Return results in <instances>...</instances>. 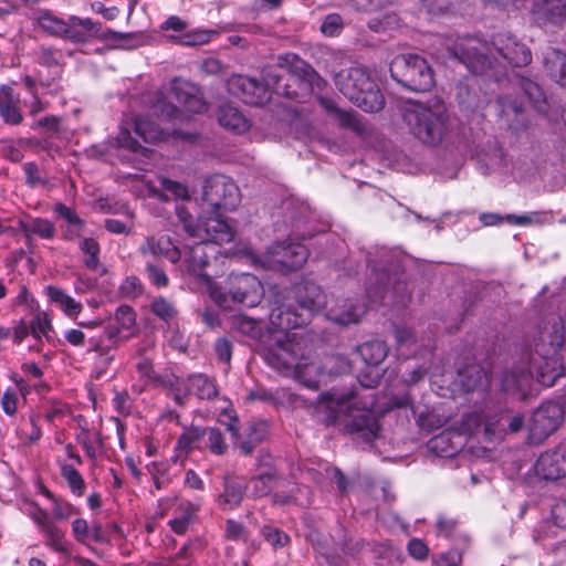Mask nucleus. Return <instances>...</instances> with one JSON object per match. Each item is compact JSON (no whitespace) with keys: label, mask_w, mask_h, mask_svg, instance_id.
<instances>
[{"label":"nucleus","mask_w":566,"mask_h":566,"mask_svg":"<svg viewBox=\"0 0 566 566\" xmlns=\"http://www.w3.org/2000/svg\"><path fill=\"white\" fill-rule=\"evenodd\" d=\"M335 85L339 92L365 112H378L385 101L379 88L364 66H352L336 73Z\"/></svg>","instance_id":"nucleus-8"},{"label":"nucleus","mask_w":566,"mask_h":566,"mask_svg":"<svg viewBox=\"0 0 566 566\" xmlns=\"http://www.w3.org/2000/svg\"><path fill=\"white\" fill-rule=\"evenodd\" d=\"M480 160L485 164L489 170H496L504 165L505 158L502 148L495 145L492 151L482 155Z\"/></svg>","instance_id":"nucleus-63"},{"label":"nucleus","mask_w":566,"mask_h":566,"mask_svg":"<svg viewBox=\"0 0 566 566\" xmlns=\"http://www.w3.org/2000/svg\"><path fill=\"white\" fill-rule=\"evenodd\" d=\"M279 71L273 65H266L262 71L263 82L243 75H232L228 82V92L249 105H264L271 99V91L295 102H304L325 82L308 65L294 53L281 54L276 57Z\"/></svg>","instance_id":"nucleus-1"},{"label":"nucleus","mask_w":566,"mask_h":566,"mask_svg":"<svg viewBox=\"0 0 566 566\" xmlns=\"http://www.w3.org/2000/svg\"><path fill=\"white\" fill-rule=\"evenodd\" d=\"M545 64L551 76L560 85L566 86V54L551 50L545 56Z\"/></svg>","instance_id":"nucleus-42"},{"label":"nucleus","mask_w":566,"mask_h":566,"mask_svg":"<svg viewBox=\"0 0 566 566\" xmlns=\"http://www.w3.org/2000/svg\"><path fill=\"white\" fill-rule=\"evenodd\" d=\"M145 273L149 282L156 287L168 286L169 277L158 260H145Z\"/></svg>","instance_id":"nucleus-49"},{"label":"nucleus","mask_w":566,"mask_h":566,"mask_svg":"<svg viewBox=\"0 0 566 566\" xmlns=\"http://www.w3.org/2000/svg\"><path fill=\"white\" fill-rule=\"evenodd\" d=\"M357 353L365 364L377 366L387 357L388 347L382 340L374 339L359 345Z\"/></svg>","instance_id":"nucleus-35"},{"label":"nucleus","mask_w":566,"mask_h":566,"mask_svg":"<svg viewBox=\"0 0 566 566\" xmlns=\"http://www.w3.org/2000/svg\"><path fill=\"white\" fill-rule=\"evenodd\" d=\"M61 474L66 480L72 493L76 496H82L85 489V482L81 473L74 467L64 464L61 468Z\"/></svg>","instance_id":"nucleus-54"},{"label":"nucleus","mask_w":566,"mask_h":566,"mask_svg":"<svg viewBox=\"0 0 566 566\" xmlns=\"http://www.w3.org/2000/svg\"><path fill=\"white\" fill-rule=\"evenodd\" d=\"M389 282V274L382 269L379 270L378 265L375 264L373 268L371 277L369 279L368 285L366 287L367 296L371 303H377L385 297Z\"/></svg>","instance_id":"nucleus-37"},{"label":"nucleus","mask_w":566,"mask_h":566,"mask_svg":"<svg viewBox=\"0 0 566 566\" xmlns=\"http://www.w3.org/2000/svg\"><path fill=\"white\" fill-rule=\"evenodd\" d=\"M231 327L252 339L261 338L263 331V324L261 321L241 314L234 315L231 318Z\"/></svg>","instance_id":"nucleus-44"},{"label":"nucleus","mask_w":566,"mask_h":566,"mask_svg":"<svg viewBox=\"0 0 566 566\" xmlns=\"http://www.w3.org/2000/svg\"><path fill=\"white\" fill-rule=\"evenodd\" d=\"M177 216L185 231L199 241L195 243L185 258L188 272L203 276V270L210 260L220 253L219 245L230 242L233 238L230 226L220 218H200L196 224L184 207H177Z\"/></svg>","instance_id":"nucleus-6"},{"label":"nucleus","mask_w":566,"mask_h":566,"mask_svg":"<svg viewBox=\"0 0 566 566\" xmlns=\"http://www.w3.org/2000/svg\"><path fill=\"white\" fill-rule=\"evenodd\" d=\"M45 538V545L59 553L67 551L65 544V531L59 527L53 521L41 530Z\"/></svg>","instance_id":"nucleus-45"},{"label":"nucleus","mask_w":566,"mask_h":566,"mask_svg":"<svg viewBox=\"0 0 566 566\" xmlns=\"http://www.w3.org/2000/svg\"><path fill=\"white\" fill-rule=\"evenodd\" d=\"M144 290L142 281L135 276H127L119 285V292L124 297L135 298L142 295Z\"/></svg>","instance_id":"nucleus-59"},{"label":"nucleus","mask_w":566,"mask_h":566,"mask_svg":"<svg viewBox=\"0 0 566 566\" xmlns=\"http://www.w3.org/2000/svg\"><path fill=\"white\" fill-rule=\"evenodd\" d=\"M535 11L553 23L566 21V0H535Z\"/></svg>","instance_id":"nucleus-38"},{"label":"nucleus","mask_w":566,"mask_h":566,"mask_svg":"<svg viewBox=\"0 0 566 566\" xmlns=\"http://www.w3.org/2000/svg\"><path fill=\"white\" fill-rule=\"evenodd\" d=\"M292 297L298 305L302 313L310 316L321 311L326 304V295L323 290L311 281L295 284L291 291Z\"/></svg>","instance_id":"nucleus-19"},{"label":"nucleus","mask_w":566,"mask_h":566,"mask_svg":"<svg viewBox=\"0 0 566 566\" xmlns=\"http://www.w3.org/2000/svg\"><path fill=\"white\" fill-rule=\"evenodd\" d=\"M205 427H190L185 429L181 436L178 438L176 449L186 455L195 449L203 448L205 440Z\"/></svg>","instance_id":"nucleus-40"},{"label":"nucleus","mask_w":566,"mask_h":566,"mask_svg":"<svg viewBox=\"0 0 566 566\" xmlns=\"http://www.w3.org/2000/svg\"><path fill=\"white\" fill-rule=\"evenodd\" d=\"M505 421H509V413L493 415L485 419L478 413H471L465 416L464 426L470 433L483 428L485 437L492 441L506 433Z\"/></svg>","instance_id":"nucleus-21"},{"label":"nucleus","mask_w":566,"mask_h":566,"mask_svg":"<svg viewBox=\"0 0 566 566\" xmlns=\"http://www.w3.org/2000/svg\"><path fill=\"white\" fill-rule=\"evenodd\" d=\"M523 359V352L514 360L513 365L506 368L500 379L501 389L513 397L525 399L531 391L534 379H537L533 364Z\"/></svg>","instance_id":"nucleus-15"},{"label":"nucleus","mask_w":566,"mask_h":566,"mask_svg":"<svg viewBox=\"0 0 566 566\" xmlns=\"http://www.w3.org/2000/svg\"><path fill=\"white\" fill-rule=\"evenodd\" d=\"M130 129L145 143L164 140L166 133L147 116H137L130 122H124L122 125L116 137V145L129 151L128 160L132 161L135 167L140 170H146L153 150L142 146L138 140L133 138Z\"/></svg>","instance_id":"nucleus-10"},{"label":"nucleus","mask_w":566,"mask_h":566,"mask_svg":"<svg viewBox=\"0 0 566 566\" xmlns=\"http://www.w3.org/2000/svg\"><path fill=\"white\" fill-rule=\"evenodd\" d=\"M564 411L558 402L548 401L536 409L527 423L528 438L539 443L553 433L560 424Z\"/></svg>","instance_id":"nucleus-16"},{"label":"nucleus","mask_w":566,"mask_h":566,"mask_svg":"<svg viewBox=\"0 0 566 566\" xmlns=\"http://www.w3.org/2000/svg\"><path fill=\"white\" fill-rule=\"evenodd\" d=\"M518 85L534 107L538 111H544L545 96L539 85L535 81L525 76H520Z\"/></svg>","instance_id":"nucleus-47"},{"label":"nucleus","mask_w":566,"mask_h":566,"mask_svg":"<svg viewBox=\"0 0 566 566\" xmlns=\"http://www.w3.org/2000/svg\"><path fill=\"white\" fill-rule=\"evenodd\" d=\"M203 448L208 449L216 455H222L228 450V444L224 440L222 432L214 427H205Z\"/></svg>","instance_id":"nucleus-46"},{"label":"nucleus","mask_w":566,"mask_h":566,"mask_svg":"<svg viewBox=\"0 0 566 566\" xmlns=\"http://www.w3.org/2000/svg\"><path fill=\"white\" fill-rule=\"evenodd\" d=\"M114 321V323L107 326H118L120 336H123L125 331H129L135 326L136 315L130 306L122 305L116 310Z\"/></svg>","instance_id":"nucleus-53"},{"label":"nucleus","mask_w":566,"mask_h":566,"mask_svg":"<svg viewBox=\"0 0 566 566\" xmlns=\"http://www.w3.org/2000/svg\"><path fill=\"white\" fill-rule=\"evenodd\" d=\"M80 250L84 254L83 262L90 270H96L99 264V245L91 238H85L80 243Z\"/></svg>","instance_id":"nucleus-51"},{"label":"nucleus","mask_w":566,"mask_h":566,"mask_svg":"<svg viewBox=\"0 0 566 566\" xmlns=\"http://www.w3.org/2000/svg\"><path fill=\"white\" fill-rule=\"evenodd\" d=\"M188 382L191 394L196 395L199 399L210 400L218 395L214 382L202 374H195L188 377Z\"/></svg>","instance_id":"nucleus-43"},{"label":"nucleus","mask_w":566,"mask_h":566,"mask_svg":"<svg viewBox=\"0 0 566 566\" xmlns=\"http://www.w3.org/2000/svg\"><path fill=\"white\" fill-rule=\"evenodd\" d=\"M30 329L31 335L36 339L44 337L46 340H51L52 338V324L44 313H38L33 316L30 322Z\"/></svg>","instance_id":"nucleus-52"},{"label":"nucleus","mask_w":566,"mask_h":566,"mask_svg":"<svg viewBox=\"0 0 566 566\" xmlns=\"http://www.w3.org/2000/svg\"><path fill=\"white\" fill-rule=\"evenodd\" d=\"M535 472L546 480L566 476V448H557L542 453L535 463Z\"/></svg>","instance_id":"nucleus-22"},{"label":"nucleus","mask_w":566,"mask_h":566,"mask_svg":"<svg viewBox=\"0 0 566 566\" xmlns=\"http://www.w3.org/2000/svg\"><path fill=\"white\" fill-rule=\"evenodd\" d=\"M247 483L243 479L227 474L223 481V492L219 495V505L223 510L238 507L245 494Z\"/></svg>","instance_id":"nucleus-28"},{"label":"nucleus","mask_w":566,"mask_h":566,"mask_svg":"<svg viewBox=\"0 0 566 566\" xmlns=\"http://www.w3.org/2000/svg\"><path fill=\"white\" fill-rule=\"evenodd\" d=\"M138 253L144 260H158L165 258L171 263L181 259V251L176 247L168 235H148L138 247Z\"/></svg>","instance_id":"nucleus-20"},{"label":"nucleus","mask_w":566,"mask_h":566,"mask_svg":"<svg viewBox=\"0 0 566 566\" xmlns=\"http://www.w3.org/2000/svg\"><path fill=\"white\" fill-rule=\"evenodd\" d=\"M23 171L25 174V182L29 187L36 188L48 184V178L34 163H25L23 165Z\"/></svg>","instance_id":"nucleus-58"},{"label":"nucleus","mask_w":566,"mask_h":566,"mask_svg":"<svg viewBox=\"0 0 566 566\" xmlns=\"http://www.w3.org/2000/svg\"><path fill=\"white\" fill-rule=\"evenodd\" d=\"M273 261L287 270L300 269L308 258V250L302 243H280L272 248Z\"/></svg>","instance_id":"nucleus-24"},{"label":"nucleus","mask_w":566,"mask_h":566,"mask_svg":"<svg viewBox=\"0 0 566 566\" xmlns=\"http://www.w3.org/2000/svg\"><path fill=\"white\" fill-rule=\"evenodd\" d=\"M390 74L395 81L416 92H424L433 86V71L418 54H401L390 63Z\"/></svg>","instance_id":"nucleus-12"},{"label":"nucleus","mask_w":566,"mask_h":566,"mask_svg":"<svg viewBox=\"0 0 566 566\" xmlns=\"http://www.w3.org/2000/svg\"><path fill=\"white\" fill-rule=\"evenodd\" d=\"M216 34L212 30L197 29L182 33L179 36V43L184 45H202L208 43Z\"/></svg>","instance_id":"nucleus-55"},{"label":"nucleus","mask_w":566,"mask_h":566,"mask_svg":"<svg viewBox=\"0 0 566 566\" xmlns=\"http://www.w3.org/2000/svg\"><path fill=\"white\" fill-rule=\"evenodd\" d=\"M52 513L55 520L62 521L75 515L77 513V510L74 505L66 501L53 499Z\"/></svg>","instance_id":"nucleus-62"},{"label":"nucleus","mask_w":566,"mask_h":566,"mask_svg":"<svg viewBox=\"0 0 566 566\" xmlns=\"http://www.w3.org/2000/svg\"><path fill=\"white\" fill-rule=\"evenodd\" d=\"M356 392L327 391L319 396L317 412L324 415L326 424H333L365 440L377 437L379 426L374 411L365 405L358 407Z\"/></svg>","instance_id":"nucleus-5"},{"label":"nucleus","mask_w":566,"mask_h":566,"mask_svg":"<svg viewBox=\"0 0 566 566\" xmlns=\"http://www.w3.org/2000/svg\"><path fill=\"white\" fill-rule=\"evenodd\" d=\"M518 85L534 107L538 111H544L545 96L539 85L535 81L525 76H520Z\"/></svg>","instance_id":"nucleus-48"},{"label":"nucleus","mask_w":566,"mask_h":566,"mask_svg":"<svg viewBox=\"0 0 566 566\" xmlns=\"http://www.w3.org/2000/svg\"><path fill=\"white\" fill-rule=\"evenodd\" d=\"M269 318L272 326L270 334L271 344L264 347L263 354L268 348L276 345L277 338H281L282 342L286 344V348L290 347L289 344H293V347L300 345L296 342V334H291L289 331L301 327L307 323V316H305L304 313L292 311L291 305L282 304L271 310Z\"/></svg>","instance_id":"nucleus-14"},{"label":"nucleus","mask_w":566,"mask_h":566,"mask_svg":"<svg viewBox=\"0 0 566 566\" xmlns=\"http://www.w3.org/2000/svg\"><path fill=\"white\" fill-rule=\"evenodd\" d=\"M450 56L462 62L472 73L499 81L506 75L507 66L522 67L532 61V53L509 33L493 36L491 44L465 36L448 38L444 43Z\"/></svg>","instance_id":"nucleus-2"},{"label":"nucleus","mask_w":566,"mask_h":566,"mask_svg":"<svg viewBox=\"0 0 566 566\" xmlns=\"http://www.w3.org/2000/svg\"><path fill=\"white\" fill-rule=\"evenodd\" d=\"M307 491L308 490L306 486L293 484V485H291V489L289 490V492L286 494L284 492H281L277 490L273 494V501L275 503H280V504H287L291 502H300V495L302 493H307Z\"/></svg>","instance_id":"nucleus-60"},{"label":"nucleus","mask_w":566,"mask_h":566,"mask_svg":"<svg viewBox=\"0 0 566 566\" xmlns=\"http://www.w3.org/2000/svg\"><path fill=\"white\" fill-rule=\"evenodd\" d=\"M506 221L517 226H526L531 223H545L552 221V216L546 212H533L531 214L515 216L507 214Z\"/></svg>","instance_id":"nucleus-57"},{"label":"nucleus","mask_w":566,"mask_h":566,"mask_svg":"<svg viewBox=\"0 0 566 566\" xmlns=\"http://www.w3.org/2000/svg\"><path fill=\"white\" fill-rule=\"evenodd\" d=\"M129 336H120L118 326H106L101 335L90 337L87 352L95 353L97 357L96 364L103 368H107L114 360L112 350L117 348L120 340H125Z\"/></svg>","instance_id":"nucleus-18"},{"label":"nucleus","mask_w":566,"mask_h":566,"mask_svg":"<svg viewBox=\"0 0 566 566\" xmlns=\"http://www.w3.org/2000/svg\"><path fill=\"white\" fill-rule=\"evenodd\" d=\"M140 178L145 187L143 195L163 200H169L171 198L187 200L190 197L188 187L179 181L160 176L158 178L160 187H157L151 181L145 180L144 176H140Z\"/></svg>","instance_id":"nucleus-23"},{"label":"nucleus","mask_w":566,"mask_h":566,"mask_svg":"<svg viewBox=\"0 0 566 566\" xmlns=\"http://www.w3.org/2000/svg\"><path fill=\"white\" fill-rule=\"evenodd\" d=\"M343 28L342 17L337 13L328 14L321 25V31L327 36H334Z\"/></svg>","instance_id":"nucleus-64"},{"label":"nucleus","mask_w":566,"mask_h":566,"mask_svg":"<svg viewBox=\"0 0 566 566\" xmlns=\"http://www.w3.org/2000/svg\"><path fill=\"white\" fill-rule=\"evenodd\" d=\"M283 481L273 468H268L265 471L250 480L252 488L251 492L254 497H263L270 494L273 489H279Z\"/></svg>","instance_id":"nucleus-32"},{"label":"nucleus","mask_w":566,"mask_h":566,"mask_svg":"<svg viewBox=\"0 0 566 566\" xmlns=\"http://www.w3.org/2000/svg\"><path fill=\"white\" fill-rule=\"evenodd\" d=\"M0 117L8 125H19L23 120L20 96L8 85L0 86Z\"/></svg>","instance_id":"nucleus-27"},{"label":"nucleus","mask_w":566,"mask_h":566,"mask_svg":"<svg viewBox=\"0 0 566 566\" xmlns=\"http://www.w3.org/2000/svg\"><path fill=\"white\" fill-rule=\"evenodd\" d=\"M208 293L218 306L226 310L235 304L254 307L263 297V286L253 274H231L223 284L208 280Z\"/></svg>","instance_id":"nucleus-9"},{"label":"nucleus","mask_w":566,"mask_h":566,"mask_svg":"<svg viewBox=\"0 0 566 566\" xmlns=\"http://www.w3.org/2000/svg\"><path fill=\"white\" fill-rule=\"evenodd\" d=\"M499 114L512 130L518 132L527 127V117L521 102L511 96H500L496 99Z\"/></svg>","instance_id":"nucleus-25"},{"label":"nucleus","mask_w":566,"mask_h":566,"mask_svg":"<svg viewBox=\"0 0 566 566\" xmlns=\"http://www.w3.org/2000/svg\"><path fill=\"white\" fill-rule=\"evenodd\" d=\"M54 211L66 222V226L64 227V237L66 239L73 240L81 235L84 228V221L73 209L63 203H57L54 207Z\"/></svg>","instance_id":"nucleus-34"},{"label":"nucleus","mask_w":566,"mask_h":566,"mask_svg":"<svg viewBox=\"0 0 566 566\" xmlns=\"http://www.w3.org/2000/svg\"><path fill=\"white\" fill-rule=\"evenodd\" d=\"M198 506L188 501H181L178 503L175 510V517L169 521L171 530L181 535L185 534L195 521Z\"/></svg>","instance_id":"nucleus-33"},{"label":"nucleus","mask_w":566,"mask_h":566,"mask_svg":"<svg viewBox=\"0 0 566 566\" xmlns=\"http://www.w3.org/2000/svg\"><path fill=\"white\" fill-rule=\"evenodd\" d=\"M459 381L465 391L484 389L489 384L484 369L475 365L468 366L463 370H460Z\"/></svg>","instance_id":"nucleus-36"},{"label":"nucleus","mask_w":566,"mask_h":566,"mask_svg":"<svg viewBox=\"0 0 566 566\" xmlns=\"http://www.w3.org/2000/svg\"><path fill=\"white\" fill-rule=\"evenodd\" d=\"M18 227L28 238L31 234H36L42 239H52L55 234V227L48 219L35 218L29 221L19 220Z\"/></svg>","instance_id":"nucleus-41"},{"label":"nucleus","mask_w":566,"mask_h":566,"mask_svg":"<svg viewBox=\"0 0 566 566\" xmlns=\"http://www.w3.org/2000/svg\"><path fill=\"white\" fill-rule=\"evenodd\" d=\"M285 345L277 338L276 345L264 353L266 364L285 376L294 377L305 387L316 389L322 375L319 367L303 355L300 356V345L293 347V344H289V348Z\"/></svg>","instance_id":"nucleus-7"},{"label":"nucleus","mask_w":566,"mask_h":566,"mask_svg":"<svg viewBox=\"0 0 566 566\" xmlns=\"http://www.w3.org/2000/svg\"><path fill=\"white\" fill-rule=\"evenodd\" d=\"M46 291L50 300L56 304L65 315L76 317L81 313L83 308L82 304L66 294L62 289L49 286Z\"/></svg>","instance_id":"nucleus-39"},{"label":"nucleus","mask_w":566,"mask_h":566,"mask_svg":"<svg viewBox=\"0 0 566 566\" xmlns=\"http://www.w3.org/2000/svg\"><path fill=\"white\" fill-rule=\"evenodd\" d=\"M366 312V306L355 303L350 298L338 301L327 312V318L338 325H349L359 322Z\"/></svg>","instance_id":"nucleus-26"},{"label":"nucleus","mask_w":566,"mask_h":566,"mask_svg":"<svg viewBox=\"0 0 566 566\" xmlns=\"http://www.w3.org/2000/svg\"><path fill=\"white\" fill-rule=\"evenodd\" d=\"M124 35L112 30L104 31L99 22H94L90 18L82 19L77 15H71L66 20L64 40L75 44H84L93 39H122Z\"/></svg>","instance_id":"nucleus-17"},{"label":"nucleus","mask_w":566,"mask_h":566,"mask_svg":"<svg viewBox=\"0 0 566 566\" xmlns=\"http://www.w3.org/2000/svg\"><path fill=\"white\" fill-rule=\"evenodd\" d=\"M151 312L165 322H169L177 315V310L175 305L165 297H156L151 305Z\"/></svg>","instance_id":"nucleus-56"},{"label":"nucleus","mask_w":566,"mask_h":566,"mask_svg":"<svg viewBox=\"0 0 566 566\" xmlns=\"http://www.w3.org/2000/svg\"><path fill=\"white\" fill-rule=\"evenodd\" d=\"M262 534L266 542L274 548L283 547L289 542V536L283 531L275 527L264 526Z\"/></svg>","instance_id":"nucleus-61"},{"label":"nucleus","mask_w":566,"mask_h":566,"mask_svg":"<svg viewBox=\"0 0 566 566\" xmlns=\"http://www.w3.org/2000/svg\"><path fill=\"white\" fill-rule=\"evenodd\" d=\"M319 104L324 109L344 128H348L356 133H363L364 124L354 111H343L335 103L326 97H319Z\"/></svg>","instance_id":"nucleus-29"},{"label":"nucleus","mask_w":566,"mask_h":566,"mask_svg":"<svg viewBox=\"0 0 566 566\" xmlns=\"http://www.w3.org/2000/svg\"><path fill=\"white\" fill-rule=\"evenodd\" d=\"M38 23L48 33L64 39L66 20H62L50 12H43L39 15Z\"/></svg>","instance_id":"nucleus-50"},{"label":"nucleus","mask_w":566,"mask_h":566,"mask_svg":"<svg viewBox=\"0 0 566 566\" xmlns=\"http://www.w3.org/2000/svg\"><path fill=\"white\" fill-rule=\"evenodd\" d=\"M405 119L411 134L427 146L449 149L460 148L462 145L458 126L440 99L416 104L407 109Z\"/></svg>","instance_id":"nucleus-4"},{"label":"nucleus","mask_w":566,"mask_h":566,"mask_svg":"<svg viewBox=\"0 0 566 566\" xmlns=\"http://www.w3.org/2000/svg\"><path fill=\"white\" fill-rule=\"evenodd\" d=\"M202 199L212 210V218H221L220 210H233L240 200L239 188L233 180L224 175L208 178L203 186Z\"/></svg>","instance_id":"nucleus-13"},{"label":"nucleus","mask_w":566,"mask_h":566,"mask_svg":"<svg viewBox=\"0 0 566 566\" xmlns=\"http://www.w3.org/2000/svg\"><path fill=\"white\" fill-rule=\"evenodd\" d=\"M228 430L232 437L237 440L235 443L240 448L241 452L245 455L250 454L258 443H260L266 434L265 423H252L245 429V438L241 439L238 429L234 424H229Z\"/></svg>","instance_id":"nucleus-30"},{"label":"nucleus","mask_w":566,"mask_h":566,"mask_svg":"<svg viewBox=\"0 0 566 566\" xmlns=\"http://www.w3.org/2000/svg\"><path fill=\"white\" fill-rule=\"evenodd\" d=\"M169 99H175L177 104L159 97L153 106L154 113L160 114L168 119H184L189 114H198L206 109V103L198 90L185 82L174 83L169 93Z\"/></svg>","instance_id":"nucleus-11"},{"label":"nucleus","mask_w":566,"mask_h":566,"mask_svg":"<svg viewBox=\"0 0 566 566\" xmlns=\"http://www.w3.org/2000/svg\"><path fill=\"white\" fill-rule=\"evenodd\" d=\"M218 119L221 126L235 134H243L248 132L251 126L250 120L244 114L231 104H226L220 107Z\"/></svg>","instance_id":"nucleus-31"},{"label":"nucleus","mask_w":566,"mask_h":566,"mask_svg":"<svg viewBox=\"0 0 566 566\" xmlns=\"http://www.w3.org/2000/svg\"><path fill=\"white\" fill-rule=\"evenodd\" d=\"M566 342L564 318L558 313H548L539 318L532 343L523 349L522 363L534 365L537 381L552 387L565 373L559 352Z\"/></svg>","instance_id":"nucleus-3"}]
</instances>
